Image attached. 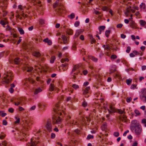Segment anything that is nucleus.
Returning a JSON list of instances; mask_svg holds the SVG:
<instances>
[{
	"instance_id": "13",
	"label": "nucleus",
	"mask_w": 146,
	"mask_h": 146,
	"mask_svg": "<svg viewBox=\"0 0 146 146\" xmlns=\"http://www.w3.org/2000/svg\"><path fill=\"white\" fill-rule=\"evenodd\" d=\"M42 90V88L40 87H38L35 89L34 91V93L35 95H36L38 93L41 92Z\"/></svg>"
},
{
	"instance_id": "17",
	"label": "nucleus",
	"mask_w": 146,
	"mask_h": 146,
	"mask_svg": "<svg viewBox=\"0 0 146 146\" xmlns=\"http://www.w3.org/2000/svg\"><path fill=\"white\" fill-rule=\"evenodd\" d=\"M43 41L47 43L49 45H51L52 44V42L51 40H49L48 38H46L44 39Z\"/></svg>"
},
{
	"instance_id": "49",
	"label": "nucleus",
	"mask_w": 146,
	"mask_h": 146,
	"mask_svg": "<svg viewBox=\"0 0 146 146\" xmlns=\"http://www.w3.org/2000/svg\"><path fill=\"white\" fill-rule=\"evenodd\" d=\"M131 50V47H130L129 46L127 47V49L126 50V52L127 53H129Z\"/></svg>"
},
{
	"instance_id": "36",
	"label": "nucleus",
	"mask_w": 146,
	"mask_h": 146,
	"mask_svg": "<svg viewBox=\"0 0 146 146\" xmlns=\"http://www.w3.org/2000/svg\"><path fill=\"white\" fill-rule=\"evenodd\" d=\"M19 32L21 35H23L24 34V31L22 29L19 27Z\"/></svg>"
},
{
	"instance_id": "26",
	"label": "nucleus",
	"mask_w": 146,
	"mask_h": 146,
	"mask_svg": "<svg viewBox=\"0 0 146 146\" xmlns=\"http://www.w3.org/2000/svg\"><path fill=\"white\" fill-rule=\"evenodd\" d=\"M33 70V68L32 67H27L26 68V70L27 71L29 72L32 73Z\"/></svg>"
},
{
	"instance_id": "19",
	"label": "nucleus",
	"mask_w": 146,
	"mask_h": 146,
	"mask_svg": "<svg viewBox=\"0 0 146 146\" xmlns=\"http://www.w3.org/2000/svg\"><path fill=\"white\" fill-rule=\"evenodd\" d=\"M90 89V88L89 86L86 87L85 88L83 92V94L84 95H86V94L88 93V92L89 91Z\"/></svg>"
},
{
	"instance_id": "2",
	"label": "nucleus",
	"mask_w": 146,
	"mask_h": 146,
	"mask_svg": "<svg viewBox=\"0 0 146 146\" xmlns=\"http://www.w3.org/2000/svg\"><path fill=\"white\" fill-rule=\"evenodd\" d=\"M22 122H21L20 119L19 118V125H21L23 128L22 129L21 128H19V130L21 129L22 132H24L25 131H27L31 129V127L33 124V121L31 119H28L27 120L24 118L21 120Z\"/></svg>"
},
{
	"instance_id": "9",
	"label": "nucleus",
	"mask_w": 146,
	"mask_h": 146,
	"mask_svg": "<svg viewBox=\"0 0 146 146\" xmlns=\"http://www.w3.org/2000/svg\"><path fill=\"white\" fill-rule=\"evenodd\" d=\"M47 130L50 132L52 130V126L50 121L48 120L46 125Z\"/></svg>"
},
{
	"instance_id": "12",
	"label": "nucleus",
	"mask_w": 146,
	"mask_h": 146,
	"mask_svg": "<svg viewBox=\"0 0 146 146\" xmlns=\"http://www.w3.org/2000/svg\"><path fill=\"white\" fill-rule=\"evenodd\" d=\"M83 30L82 29H78L76 30V33L74 36V38H76L79 35L82 33Z\"/></svg>"
},
{
	"instance_id": "45",
	"label": "nucleus",
	"mask_w": 146,
	"mask_h": 146,
	"mask_svg": "<svg viewBox=\"0 0 146 146\" xmlns=\"http://www.w3.org/2000/svg\"><path fill=\"white\" fill-rule=\"evenodd\" d=\"M25 100V98L23 97H21V98H19V104H20L21 103V101L23 102Z\"/></svg>"
},
{
	"instance_id": "51",
	"label": "nucleus",
	"mask_w": 146,
	"mask_h": 146,
	"mask_svg": "<svg viewBox=\"0 0 146 146\" xmlns=\"http://www.w3.org/2000/svg\"><path fill=\"white\" fill-rule=\"evenodd\" d=\"M14 62L16 64H18V58L17 57L15 59Z\"/></svg>"
},
{
	"instance_id": "23",
	"label": "nucleus",
	"mask_w": 146,
	"mask_h": 146,
	"mask_svg": "<svg viewBox=\"0 0 146 146\" xmlns=\"http://www.w3.org/2000/svg\"><path fill=\"white\" fill-rule=\"evenodd\" d=\"M33 56L37 57H39L40 56V53L39 52L36 51H35L33 52Z\"/></svg>"
},
{
	"instance_id": "22",
	"label": "nucleus",
	"mask_w": 146,
	"mask_h": 146,
	"mask_svg": "<svg viewBox=\"0 0 146 146\" xmlns=\"http://www.w3.org/2000/svg\"><path fill=\"white\" fill-rule=\"evenodd\" d=\"M66 31L68 35H72L73 33V30L70 29H67L66 30Z\"/></svg>"
},
{
	"instance_id": "60",
	"label": "nucleus",
	"mask_w": 146,
	"mask_h": 146,
	"mask_svg": "<svg viewBox=\"0 0 146 146\" xmlns=\"http://www.w3.org/2000/svg\"><path fill=\"white\" fill-rule=\"evenodd\" d=\"M123 25L122 24H119L117 25V28H121L122 27Z\"/></svg>"
},
{
	"instance_id": "57",
	"label": "nucleus",
	"mask_w": 146,
	"mask_h": 146,
	"mask_svg": "<svg viewBox=\"0 0 146 146\" xmlns=\"http://www.w3.org/2000/svg\"><path fill=\"white\" fill-rule=\"evenodd\" d=\"M131 97H127V102H129L131 100Z\"/></svg>"
},
{
	"instance_id": "35",
	"label": "nucleus",
	"mask_w": 146,
	"mask_h": 146,
	"mask_svg": "<svg viewBox=\"0 0 146 146\" xmlns=\"http://www.w3.org/2000/svg\"><path fill=\"white\" fill-rule=\"evenodd\" d=\"M55 59V57L54 56H52L50 60V62L51 63H53L54 62V60Z\"/></svg>"
},
{
	"instance_id": "64",
	"label": "nucleus",
	"mask_w": 146,
	"mask_h": 146,
	"mask_svg": "<svg viewBox=\"0 0 146 146\" xmlns=\"http://www.w3.org/2000/svg\"><path fill=\"white\" fill-rule=\"evenodd\" d=\"M141 123L143 124L146 123V119H142L141 121Z\"/></svg>"
},
{
	"instance_id": "30",
	"label": "nucleus",
	"mask_w": 146,
	"mask_h": 146,
	"mask_svg": "<svg viewBox=\"0 0 146 146\" xmlns=\"http://www.w3.org/2000/svg\"><path fill=\"white\" fill-rule=\"evenodd\" d=\"M90 58L93 61L96 62L98 61V59L97 58H95V57L93 56H91L90 57Z\"/></svg>"
},
{
	"instance_id": "47",
	"label": "nucleus",
	"mask_w": 146,
	"mask_h": 146,
	"mask_svg": "<svg viewBox=\"0 0 146 146\" xmlns=\"http://www.w3.org/2000/svg\"><path fill=\"white\" fill-rule=\"evenodd\" d=\"M132 79H127L126 81V83L128 85H129L131 83Z\"/></svg>"
},
{
	"instance_id": "34",
	"label": "nucleus",
	"mask_w": 146,
	"mask_h": 146,
	"mask_svg": "<svg viewBox=\"0 0 146 146\" xmlns=\"http://www.w3.org/2000/svg\"><path fill=\"white\" fill-rule=\"evenodd\" d=\"M68 17L71 19L74 18L75 17V15L74 13H72L70 15H69Z\"/></svg>"
},
{
	"instance_id": "6",
	"label": "nucleus",
	"mask_w": 146,
	"mask_h": 146,
	"mask_svg": "<svg viewBox=\"0 0 146 146\" xmlns=\"http://www.w3.org/2000/svg\"><path fill=\"white\" fill-rule=\"evenodd\" d=\"M141 94L140 95V98L144 102H146V89L142 88L141 90Z\"/></svg>"
},
{
	"instance_id": "5",
	"label": "nucleus",
	"mask_w": 146,
	"mask_h": 146,
	"mask_svg": "<svg viewBox=\"0 0 146 146\" xmlns=\"http://www.w3.org/2000/svg\"><path fill=\"white\" fill-rule=\"evenodd\" d=\"M106 109L108 110L109 114H111L116 112L118 113H119L123 114V116H122V117L123 119H125L126 118V117L125 115V112L119 109L116 110L115 108L114 107L111 106H110L109 109L107 108L106 109Z\"/></svg>"
},
{
	"instance_id": "16",
	"label": "nucleus",
	"mask_w": 146,
	"mask_h": 146,
	"mask_svg": "<svg viewBox=\"0 0 146 146\" xmlns=\"http://www.w3.org/2000/svg\"><path fill=\"white\" fill-rule=\"evenodd\" d=\"M37 68L38 69V71L41 72H42V71L45 72H46V70L42 66H38Z\"/></svg>"
},
{
	"instance_id": "50",
	"label": "nucleus",
	"mask_w": 146,
	"mask_h": 146,
	"mask_svg": "<svg viewBox=\"0 0 146 146\" xmlns=\"http://www.w3.org/2000/svg\"><path fill=\"white\" fill-rule=\"evenodd\" d=\"M80 24V22L79 21H76L74 23V26L76 27H78Z\"/></svg>"
},
{
	"instance_id": "38",
	"label": "nucleus",
	"mask_w": 146,
	"mask_h": 146,
	"mask_svg": "<svg viewBox=\"0 0 146 146\" xmlns=\"http://www.w3.org/2000/svg\"><path fill=\"white\" fill-rule=\"evenodd\" d=\"M135 113L136 114V115H135V116H136L137 115L139 116L140 115V113L139 111L137 110H135Z\"/></svg>"
},
{
	"instance_id": "28",
	"label": "nucleus",
	"mask_w": 146,
	"mask_h": 146,
	"mask_svg": "<svg viewBox=\"0 0 146 146\" xmlns=\"http://www.w3.org/2000/svg\"><path fill=\"white\" fill-rule=\"evenodd\" d=\"M38 106L40 109H43V107L45 106L43 104L41 103H40L38 104Z\"/></svg>"
},
{
	"instance_id": "56",
	"label": "nucleus",
	"mask_w": 146,
	"mask_h": 146,
	"mask_svg": "<svg viewBox=\"0 0 146 146\" xmlns=\"http://www.w3.org/2000/svg\"><path fill=\"white\" fill-rule=\"evenodd\" d=\"M9 91L11 93H13L14 92V89L12 88H10L9 89Z\"/></svg>"
},
{
	"instance_id": "41",
	"label": "nucleus",
	"mask_w": 146,
	"mask_h": 146,
	"mask_svg": "<svg viewBox=\"0 0 146 146\" xmlns=\"http://www.w3.org/2000/svg\"><path fill=\"white\" fill-rule=\"evenodd\" d=\"M72 86L75 89H76L79 88V86L75 84H73Z\"/></svg>"
},
{
	"instance_id": "27",
	"label": "nucleus",
	"mask_w": 146,
	"mask_h": 146,
	"mask_svg": "<svg viewBox=\"0 0 146 146\" xmlns=\"http://www.w3.org/2000/svg\"><path fill=\"white\" fill-rule=\"evenodd\" d=\"M140 8L141 9L145 10V4L143 3H142L140 5Z\"/></svg>"
},
{
	"instance_id": "18",
	"label": "nucleus",
	"mask_w": 146,
	"mask_h": 146,
	"mask_svg": "<svg viewBox=\"0 0 146 146\" xmlns=\"http://www.w3.org/2000/svg\"><path fill=\"white\" fill-rule=\"evenodd\" d=\"M133 52L136 55H139L140 56H142L143 55V53L141 52V51H140L139 52H138L137 50H134L133 51Z\"/></svg>"
},
{
	"instance_id": "29",
	"label": "nucleus",
	"mask_w": 146,
	"mask_h": 146,
	"mask_svg": "<svg viewBox=\"0 0 146 146\" xmlns=\"http://www.w3.org/2000/svg\"><path fill=\"white\" fill-rule=\"evenodd\" d=\"M59 1H56L55 3L54 4L53 7L54 8H55L56 7H59Z\"/></svg>"
},
{
	"instance_id": "33",
	"label": "nucleus",
	"mask_w": 146,
	"mask_h": 146,
	"mask_svg": "<svg viewBox=\"0 0 146 146\" xmlns=\"http://www.w3.org/2000/svg\"><path fill=\"white\" fill-rule=\"evenodd\" d=\"M70 123L72 124L75 125H77L79 124L77 121L74 120L71 121L70 122Z\"/></svg>"
},
{
	"instance_id": "42",
	"label": "nucleus",
	"mask_w": 146,
	"mask_h": 146,
	"mask_svg": "<svg viewBox=\"0 0 146 146\" xmlns=\"http://www.w3.org/2000/svg\"><path fill=\"white\" fill-rule=\"evenodd\" d=\"M110 33V31L109 30H106L105 32V35L106 36L108 37Z\"/></svg>"
},
{
	"instance_id": "43",
	"label": "nucleus",
	"mask_w": 146,
	"mask_h": 146,
	"mask_svg": "<svg viewBox=\"0 0 146 146\" xmlns=\"http://www.w3.org/2000/svg\"><path fill=\"white\" fill-rule=\"evenodd\" d=\"M7 142L5 141H3L1 144H0V146H6Z\"/></svg>"
},
{
	"instance_id": "4",
	"label": "nucleus",
	"mask_w": 146,
	"mask_h": 146,
	"mask_svg": "<svg viewBox=\"0 0 146 146\" xmlns=\"http://www.w3.org/2000/svg\"><path fill=\"white\" fill-rule=\"evenodd\" d=\"M3 83L8 84L12 79V73L10 70L5 71L3 75Z\"/></svg>"
},
{
	"instance_id": "39",
	"label": "nucleus",
	"mask_w": 146,
	"mask_h": 146,
	"mask_svg": "<svg viewBox=\"0 0 146 146\" xmlns=\"http://www.w3.org/2000/svg\"><path fill=\"white\" fill-rule=\"evenodd\" d=\"M94 12V13H95L97 15H98L99 14H101V12H99L98 11L96 10L95 9H94V12Z\"/></svg>"
},
{
	"instance_id": "59",
	"label": "nucleus",
	"mask_w": 146,
	"mask_h": 146,
	"mask_svg": "<svg viewBox=\"0 0 146 146\" xmlns=\"http://www.w3.org/2000/svg\"><path fill=\"white\" fill-rule=\"evenodd\" d=\"M87 102L85 101H84V102H83V103H82L83 106L84 107H85L87 106Z\"/></svg>"
},
{
	"instance_id": "7",
	"label": "nucleus",
	"mask_w": 146,
	"mask_h": 146,
	"mask_svg": "<svg viewBox=\"0 0 146 146\" xmlns=\"http://www.w3.org/2000/svg\"><path fill=\"white\" fill-rule=\"evenodd\" d=\"M111 1V0H101V2L100 3V6L102 7V9L104 11H107L108 10V7L106 6H103L102 4H108V3Z\"/></svg>"
},
{
	"instance_id": "62",
	"label": "nucleus",
	"mask_w": 146,
	"mask_h": 146,
	"mask_svg": "<svg viewBox=\"0 0 146 146\" xmlns=\"http://www.w3.org/2000/svg\"><path fill=\"white\" fill-rule=\"evenodd\" d=\"M62 10L59 7L58 8V10H57V12L60 13H62Z\"/></svg>"
},
{
	"instance_id": "24",
	"label": "nucleus",
	"mask_w": 146,
	"mask_h": 146,
	"mask_svg": "<svg viewBox=\"0 0 146 146\" xmlns=\"http://www.w3.org/2000/svg\"><path fill=\"white\" fill-rule=\"evenodd\" d=\"M1 24L3 25L4 27H5V25L7 24V22L6 20H1Z\"/></svg>"
},
{
	"instance_id": "14",
	"label": "nucleus",
	"mask_w": 146,
	"mask_h": 146,
	"mask_svg": "<svg viewBox=\"0 0 146 146\" xmlns=\"http://www.w3.org/2000/svg\"><path fill=\"white\" fill-rule=\"evenodd\" d=\"M57 88L53 84H50L49 86V90L50 91H52L54 90H56Z\"/></svg>"
},
{
	"instance_id": "61",
	"label": "nucleus",
	"mask_w": 146,
	"mask_h": 146,
	"mask_svg": "<svg viewBox=\"0 0 146 146\" xmlns=\"http://www.w3.org/2000/svg\"><path fill=\"white\" fill-rule=\"evenodd\" d=\"M8 111L9 112L12 113L13 112L14 110L12 108H10L9 109Z\"/></svg>"
},
{
	"instance_id": "48",
	"label": "nucleus",
	"mask_w": 146,
	"mask_h": 146,
	"mask_svg": "<svg viewBox=\"0 0 146 146\" xmlns=\"http://www.w3.org/2000/svg\"><path fill=\"white\" fill-rule=\"evenodd\" d=\"M36 107L35 106H33L29 108V111L34 110L35 109Z\"/></svg>"
},
{
	"instance_id": "25",
	"label": "nucleus",
	"mask_w": 146,
	"mask_h": 146,
	"mask_svg": "<svg viewBox=\"0 0 146 146\" xmlns=\"http://www.w3.org/2000/svg\"><path fill=\"white\" fill-rule=\"evenodd\" d=\"M107 127V124L105 123L103 124L102 126H101V129L102 131H104L106 128Z\"/></svg>"
},
{
	"instance_id": "54",
	"label": "nucleus",
	"mask_w": 146,
	"mask_h": 146,
	"mask_svg": "<svg viewBox=\"0 0 146 146\" xmlns=\"http://www.w3.org/2000/svg\"><path fill=\"white\" fill-rule=\"evenodd\" d=\"M136 85L132 84L130 87L131 89H134L135 88H136Z\"/></svg>"
},
{
	"instance_id": "58",
	"label": "nucleus",
	"mask_w": 146,
	"mask_h": 146,
	"mask_svg": "<svg viewBox=\"0 0 146 146\" xmlns=\"http://www.w3.org/2000/svg\"><path fill=\"white\" fill-rule=\"evenodd\" d=\"M6 29L7 30L9 31H11V28L9 25H7V26H6Z\"/></svg>"
},
{
	"instance_id": "8",
	"label": "nucleus",
	"mask_w": 146,
	"mask_h": 146,
	"mask_svg": "<svg viewBox=\"0 0 146 146\" xmlns=\"http://www.w3.org/2000/svg\"><path fill=\"white\" fill-rule=\"evenodd\" d=\"M79 66L78 65H75L74 67H73L71 72V74H73L72 76H73V78L74 79H76V76L78 74V71L77 70V72H74L73 73V72L75 71L76 70H77Z\"/></svg>"
},
{
	"instance_id": "63",
	"label": "nucleus",
	"mask_w": 146,
	"mask_h": 146,
	"mask_svg": "<svg viewBox=\"0 0 146 146\" xmlns=\"http://www.w3.org/2000/svg\"><path fill=\"white\" fill-rule=\"evenodd\" d=\"M68 64L67 63H65L64 64H62L61 66H62L63 68H65L67 66Z\"/></svg>"
},
{
	"instance_id": "1",
	"label": "nucleus",
	"mask_w": 146,
	"mask_h": 146,
	"mask_svg": "<svg viewBox=\"0 0 146 146\" xmlns=\"http://www.w3.org/2000/svg\"><path fill=\"white\" fill-rule=\"evenodd\" d=\"M61 108L58 104L55 105L54 108V114L52 118V122L53 124H60L61 122V119L59 116L62 115Z\"/></svg>"
},
{
	"instance_id": "40",
	"label": "nucleus",
	"mask_w": 146,
	"mask_h": 146,
	"mask_svg": "<svg viewBox=\"0 0 146 146\" xmlns=\"http://www.w3.org/2000/svg\"><path fill=\"white\" fill-rule=\"evenodd\" d=\"M93 138L94 136L93 135L89 134L88 135L87 138L89 140L90 139H93Z\"/></svg>"
},
{
	"instance_id": "21",
	"label": "nucleus",
	"mask_w": 146,
	"mask_h": 146,
	"mask_svg": "<svg viewBox=\"0 0 146 146\" xmlns=\"http://www.w3.org/2000/svg\"><path fill=\"white\" fill-rule=\"evenodd\" d=\"M6 135L3 132H1L0 134V139H3L5 138Z\"/></svg>"
},
{
	"instance_id": "53",
	"label": "nucleus",
	"mask_w": 146,
	"mask_h": 146,
	"mask_svg": "<svg viewBox=\"0 0 146 146\" xmlns=\"http://www.w3.org/2000/svg\"><path fill=\"white\" fill-rule=\"evenodd\" d=\"M36 79L37 81L40 82L41 83L43 82V81L40 80L39 77H36Z\"/></svg>"
},
{
	"instance_id": "37",
	"label": "nucleus",
	"mask_w": 146,
	"mask_h": 146,
	"mask_svg": "<svg viewBox=\"0 0 146 146\" xmlns=\"http://www.w3.org/2000/svg\"><path fill=\"white\" fill-rule=\"evenodd\" d=\"M7 115L6 113H4L3 111H0V116L1 115L2 117H4Z\"/></svg>"
},
{
	"instance_id": "32",
	"label": "nucleus",
	"mask_w": 146,
	"mask_h": 146,
	"mask_svg": "<svg viewBox=\"0 0 146 146\" xmlns=\"http://www.w3.org/2000/svg\"><path fill=\"white\" fill-rule=\"evenodd\" d=\"M90 39L91 41L92 44H93V43H95V42L96 40L94 38H93L92 36L90 37Z\"/></svg>"
},
{
	"instance_id": "10",
	"label": "nucleus",
	"mask_w": 146,
	"mask_h": 146,
	"mask_svg": "<svg viewBox=\"0 0 146 146\" xmlns=\"http://www.w3.org/2000/svg\"><path fill=\"white\" fill-rule=\"evenodd\" d=\"M36 142L35 141V138L33 137L30 139V142L27 144V146H36Z\"/></svg>"
},
{
	"instance_id": "44",
	"label": "nucleus",
	"mask_w": 146,
	"mask_h": 146,
	"mask_svg": "<svg viewBox=\"0 0 146 146\" xmlns=\"http://www.w3.org/2000/svg\"><path fill=\"white\" fill-rule=\"evenodd\" d=\"M39 23L41 25H43L44 23V21L42 19H40L39 21Z\"/></svg>"
},
{
	"instance_id": "55",
	"label": "nucleus",
	"mask_w": 146,
	"mask_h": 146,
	"mask_svg": "<svg viewBox=\"0 0 146 146\" xmlns=\"http://www.w3.org/2000/svg\"><path fill=\"white\" fill-rule=\"evenodd\" d=\"M111 59H115L117 58V56L115 55H112L111 57Z\"/></svg>"
},
{
	"instance_id": "11",
	"label": "nucleus",
	"mask_w": 146,
	"mask_h": 146,
	"mask_svg": "<svg viewBox=\"0 0 146 146\" xmlns=\"http://www.w3.org/2000/svg\"><path fill=\"white\" fill-rule=\"evenodd\" d=\"M19 11H20V12H22V13L20 12V15H23V17H24L25 14H24V11L25 10V7H23L22 5H19Z\"/></svg>"
},
{
	"instance_id": "52",
	"label": "nucleus",
	"mask_w": 146,
	"mask_h": 146,
	"mask_svg": "<svg viewBox=\"0 0 146 146\" xmlns=\"http://www.w3.org/2000/svg\"><path fill=\"white\" fill-rule=\"evenodd\" d=\"M3 124L4 125H6L7 123V121L5 120H3L2 122Z\"/></svg>"
},
{
	"instance_id": "20",
	"label": "nucleus",
	"mask_w": 146,
	"mask_h": 146,
	"mask_svg": "<svg viewBox=\"0 0 146 146\" xmlns=\"http://www.w3.org/2000/svg\"><path fill=\"white\" fill-rule=\"evenodd\" d=\"M61 38L63 41L64 43V44H66L67 42V38L66 36L64 35H62L61 36Z\"/></svg>"
},
{
	"instance_id": "46",
	"label": "nucleus",
	"mask_w": 146,
	"mask_h": 146,
	"mask_svg": "<svg viewBox=\"0 0 146 146\" xmlns=\"http://www.w3.org/2000/svg\"><path fill=\"white\" fill-rule=\"evenodd\" d=\"M119 133L118 132H115L113 133V135L114 136L116 137H117L119 136Z\"/></svg>"
},
{
	"instance_id": "3",
	"label": "nucleus",
	"mask_w": 146,
	"mask_h": 146,
	"mask_svg": "<svg viewBox=\"0 0 146 146\" xmlns=\"http://www.w3.org/2000/svg\"><path fill=\"white\" fill-rule=\"evenodd\" d=\"M130 129L133 132H134L135 134L138 135H140L142 131L141 125L136 120H134L131 121Z\"/></svg>"
},
{
	"instance_id": "31",
	"label": "nucleus",
	"mask_w": 146,
	"mask_h": 146,
	"mask_svg": "<svg viewBox=\"0 0 146 146\" xmlns=\"http://www.w3.org/2000/svg\"><path fill=\"white\" fill-rule=\"evenodd\" d=\"M140 25L142 26H144L146 24V22L145 21L141 20L139 21Z\"/></svg>"
},
{
	"instance_id": "15",
	"label": "nucleus",
	"mask_w": 146,
	"mask_h": 146,
	"mask_svg": "<svg viewBox=\"0 0 146 146\" xmlns=\"http://www.w3.org/2000/svg\"><path fill=\"white\" fill-rule=\"evenodd\" d=\"M15 119L16 120L14 123H13V126L14 128H15L16 129H17V125L18 124V118L16 117H15Z\"/></svg>"
}]
</instances>
